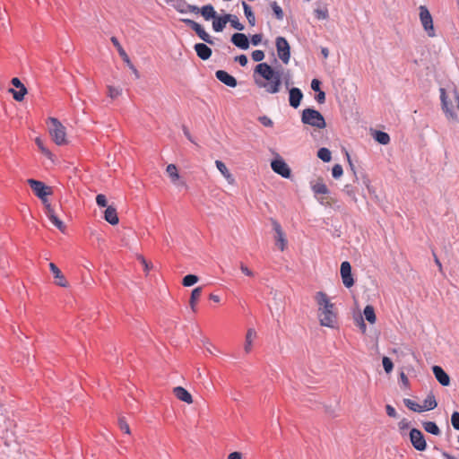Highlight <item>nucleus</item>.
Instances as JSON below:
<instances>
[{"label":"nucleus","mask_w":459,"mask_h":459,"mask_svg":"<svg viewBox=\"0 0 459 459\" xmlns=\"http://www.w3.org/2000/svg\"><path fill=\"white\" fill-rule=\"evenodd\" d=\"M314 13L318 20H326L329 17L328 9L325 6L315 9Z\"/></svg>","instance_id":"58836bf2"},{"label":"nucleus","mask_w":459,"mask_h":459,"mask_svg":"<svg viewBox=\"0 0 459 459\" xmlns=\"http://www.w3.org/2000/svg\"><path fill=\"white\" fill-rule=\"evenodd\" d=\"M235 61L238 62L241 66H246L247 64V57L245 55H239L235 57Z\"/></svg>","instance_id":"6e6d98bb"},{"label":"nucleus","mask_w":459,"mask_h":459,"mask_svg":"<svg viewBox=\"0 0 459 459\" xmlns=\"http://www.w3.org/2000/svg\"><path fill=\"white\" fill-rule=\"evenodd\" d=\"M410 440L412 446L418 451H424L427 448V443L424 436L418 429H411L410 431Z\"/></svg>","instance_id":"9b49d317"},{"label":"nucleus","mask_w":459,"mask_h":459,"mask_svg":"<svg viewBox=\"0 0 459 459\" xmlns=\"http://www.w3.org/2000/svg\"><path fill=\"white\" fill-rule=\"evenodd\" d=\"M276 48L279 58L284 64H288L290 58V48L287 39L283 37L276 39Z\"/></svg>","instance_id":"6e6552de"},{"label":"nucleus","mask_w":459,"mask_h":459,"mask_svg":"<svg viewBox=\"0 0 459 459\" xmlns=\"http://www.w3.org/2000/svg\"><path fill=\"white\" fill-rule=\"evenodd\" d=\"M317 306V316L322 326L334 328L337 324L338 312L335 304L325 291H317L314 296Z\"/></svg>","instance_id":"f257e3e1"},{"label":"nucleus","mask_w":459,"mask_h":459,"mask_svg":"<svg viewBox=\"0 0 459 459\" xmlns=\"http://www.w3.org/2000/svg\"><path fill=\"white\" fill-rule=\"evenodd\" d=\"M271 168L275 173L284 178H289L290 177L291 171L290 167L279 155H277L276 158L272 160Z\"/></svg>","instance_id":"1a4fd4ad"},{"label":"nucleus","mask_w":459,"mask_h":459,"mask_svg":"<svg viewBox=\"0 0 459 459\" xmlns=\"http://www.w3.org/2000/svg\"><path fill=\"white\" fill-rule=\"evenodd\" d=\"M231 42L241 49H247L249 48V41L247 37L243 33H234L231 37Z\"/></svg>","instance_id":"aec40b11"},{"label":"nucleus","mask_w":459,"mask_h":459,"mask_svg":"<svg viewBox=\"0 0 459 459\" xmlns=\"http://www.w3.org/2000/svg\"><path fill=\"white\" fill-rule=\"evenodd\" d=\"M202 290H203L202 287H196L191 292L189 304H190L191 309L194 313L196 312V304L202 295Z\"/></svg>","instance_id":"a878e982"},{"label":"nucleus","mask_w":459,"mask_h":459,"mask_svg":"<svg viewBox=\"0 0 459 459\" xmlns=\"http://www.w3.org/2000/svg\"><path fill=\"white\" fill-rule=\"evenodd\" d=\"M317 156L325 162L330 161L332 157L331 152L327 148H321L317 152Z\"/></svg>","instance_id":"79ce46f5"},{"label":"nucleus","mask_w":459,"mask_h":459,"mask_svg":"<svg viewBox=\"0 0 459 459\" xmlns=\"http://www.w3.org/2000/svg\"><path fill=\"white\" fill-rule=\"evenodd\" d=\"M215 164H216V167L217 169H219V171L227 178H231V174L230 173L229 169H227L226 165L221 161V160H216L215 161Z\"/></svg>","instance_id":"a19ab883"},{"label":"nucleus","mask_w":459,"mask_h":459,"mask_svg":"<svg viewBox=\"0 0 459 459\" xmlns=\"http://www.w3.org/2000/svg\"><path fill=\"white\" fill-rule=\"evenodd\" d=\"M96 203L100 207H107L108 206V201L105 195L99 194L96 196Z\"/></svg>","instance_id":"603ef678"},{"label":"nucleus","mask_w":459,"mask_h":459,"mask_svg":"<svg viewBox=\"0 0 459 459\" xmlns=\"http://www.w3.org/2000/svg\"><path fill=\"white\" fill-rule=\"evenodd\" d=\"M257 338V333L254 328H248L245 336L244 351L247 354L253 349V342Z\"/></svg>","instance_id":"f3484780"},{"label":"nucleus","mask_w":459,"mask_h":459,"mask_svg":"<svg viewBox=\"0 0 459 459\" xmlns=\"http://www.w3.org/2000/svg\"><path fill=\"white\" fill-rule=\"evenodd\" d=\"M166 172L170 178L172 183H176L179 179V174L178 172V169L174 164H169L167 166Z\"/></svg>","instance_id":"72a5a7b5"},{"label":"nucleus","mask_w":459,"mask_h":459,"mask_svg":"<svg viewBox=\"0 0 459 459\" xmlns=\"http://www.w3.org/2000/svg\"><path fill=\"white\" fill-rule=\"evenodd\" d=\"M451 423L455 429L459 430V412L454 411L451 416Z\"/></svg>","instance_id":"8fccbe9b"},{"label":"nucleus","mask_w":459,"mask_h":459,"mask_svg":"<svg viewBox=\"0 0 459 459\" xmlns=\"http://www.w3.org/2000/svg\"><path fill=\"white\" fill-rule=\"evenodd\" d=\"M437 406V403L436 401V397L432 393H430L429 394H428V396L423 401V404H422L423 411L433 410Z\"/></svg>","instance_id":"cd10ccee"},{"label":"nucleus","mask_w":459,"mask_h":459,"mask_svg":"<svg viewBox=\"0 0 459 459\" xmlns=\"http://www.w3.org/2000/svg\"><path fill=\"white\" fill-rule=\"evenodd\" d=\"M370 134L373 137V139L378 143H388L390 141L388 134L382 131L370 129Z\"/></svg>","instance_id":"393cba45"},{"label":"nucleus","mask_w":459,"mask_h":459,"mask_svg":"<svg viewBox=\"0 0 459 459\" xmlns=\"http://www.w3.org/2000/svg\"><path fill=\"white\" fill-rule=\"evenodd\" d=\"M198 281V277L194 274H187L183 278L182 284L186 287H190Z\"/></svg>","instance_id":"ea45409f"},{"label":"nucleus","mask_w":459,"mask_h":459,"mask_svg":"<svg viewBox=\"0 0 459 459\" xmlns=\"http://www.w3.org/2000/svg\"><path fill=\"white\" fill-rule=\"evenodd\" d=\"M303 98V93L299 88H291L290 90V105L297 108L300 105V101Z\"/></svg>","instance_id":"4be33fe9"},{"label":"nucleus","mask_w":459,"mask_h":459,"mask_svg":"<svg viewBox=\"0 0 459 459\" xmlns=\"http://www.w3.org/2000/svg\"><path fill=\"white\" fill-rule=\"evenodd\" d=\"M40 152L45 155L51 162H55V155L47 145H39Z\"/></svg>","instance_id":"c03bdc74"},{"label":"nucleus","mask_w":459,"mask_h":459,"mask_svg":"<svg viewBox=\"0 0 459 459\" xmlns=\"http://www.w3.org/2000/svg\"><path fill=\"white\" fill-rule=\"evenodd\" d=\"M212 29L216 32H221L225 28L226 24L230 21V14H225L223 16H217L212 19Z\"/></svg>","instance_id":"412c9836"},{"label":"nucleus","mask_w":459,"mask_h":459,"mask_svg":"<svg viewBox=\"0 0 459 459\" xmlns=\"http://www.w3.org/2000/svg\"><path fill=\"white\" fill-rule=\"evenodd\" d=\"M318 93L316 96V100L318 103L322 104L325 100V93L322 91H317Z\"/></svg>","instance_id":"e2e57ef3"},{"label":"nucleus","mask_w":459,"mask_h":459,"mask_svg":"<svg viewBox=\"0 0 459 459\" xmlns=\"http://www.w3.org/2000/svg\"><path fill=\"white\" fill-rule=\"evenodd\" d=\"M182 22L188 25L193 30H195V32L202 40L211 45L213 44L212 37L205 31L201 24L191 19H183Z\"/></svg>","instance_id":"9d476101"},{"label":"nucleus","mask_w":459,"mask_h":459,"mask_svg":"<svg viewBox=\"0 0 459 459\" xmlns=\"http://www.w3.org/2000/svg\"><path fill=\"white\" fill-rule=\"evenodd\" d=\"M126 65L132 70L135 78L136 79L140 78V74H139L138 70L135 68V66L132 64V62L130 61V63H126Z\"/></svg>","instance_id":"338daca9"},{"label":"nucleus","mask_w":459,"mask_h":459,"mask_svg":"<svg viewBox=\"0 0 459 459\" xmlns=\"http://www.w3.org/2000/svg\"><path fill=\"white\" fill-rule=\"evenodd\" d=\"M385 411H386V413L389 417L391 418H396L397 417V413H396V411L395 409L390 405V404H387L385 406Z\"/></svg>","instance_id":"4d7b16f0"},{"label":"nucleus","mask_w":459,"mask_h":459,"mask_svg":"<svg viewBox=\"0 0 459 459\" xmlns=\"http://www.w3.org/2000/svg\"><path fill=\"white\" fill-rule=\"evenodd\" d=\"M167 4L174 7L178 13H185L186 0H164Z\"/></svg>","instance_id":"473e14b6"},{"label":"nucleus","mask_w":459,"mask_h":459,"mask_svg":"<svg viewBox=\"0 0 459 459\" xmlns=\"http://www.w3.org/2000/svg\"><path fill=\"white\" fill-rule=\"evenodd\" d=\"M340 273L343 285L348 289L351 288L355 281L351 273V265L348 261L341 264Z\"/></svg>","instance_id":"f8f14e48"},{"label":"nucleus","mask_w":459,"mask_h":459,"mask_svg":"<svg viewBox=\"0 0 459 459\" xmlns=\"http://www.w3.org/2000/svg\"><path fill=\"white\" fill-rule=\"evenodd\" d=\"M174 395L180 401L191 404L193 403V397L191 394L182 386H177L173 389Z\"/></svg>","instance_id":"6ab92c4d"},{"label":"nucleus","mask_w":459,"mask_h":459,"mask_svg":"<svg viewBox=\"0 0 459 459\" xmlns=\"http://www.w3.org/2000/svg\"><path fill=\"white\" fill-rule=\"evenodd\" d=\"M363 314L368 322H369L370 324L376 323L377 316L375 314L374 307L371 305H368L365 307Z\"/></svg>","instance_id":"2f4dec72"},{"label":"nucleus","mask_w":459,"mask_h":459,"mask_svg":"<svg viewBox=\"0 0 459 459\" xmlns=\"http://www.w3.org/2000/svg\"><path fill=\"white\" fill-rule=\"evenodd\" d=\"M384 369L386 373L392 372L394 368V364L392 360L388 357H384L382 359Z\"/></svg>","instance_id":"49530a36"},{"label":"nucleus","mask_w":459,"mask_h":459,"mask_svg":"<svg viewBox=\"0 0 459 459\" xmlns=\"http://www.w3.org/2000/svg\"><path fill=\"white\" fill-rule=\"evenodd\" d=\"M440 100L442 103V109L446 114V118L452 122L459 121V93L455 91L451 99L446 95L444 88L440 89Z\"/></svg>","instance_id":"7ed1b4c3"},{"label":"nucleus","mask_w":459,"mask_h":459,"mask_svg":"<svg viewBox=\"0 0 459 459\" xmlns=\"http://www.w3.org/2000/svg\"><path fill=\"white\" fill-rule=\"evenodd\" d=\"M403 403L405 404V406L408 409H410V410H411L413 411H416V412H422L423 411L422 405L417 403L416 402H414L411 399L405 398L403 400Z\"/></svg>","instance_id":"f704fd0d"},{"label":"nucleus","mask_w":459,"mask_h":459,"mask_svg":"<svg viewBox=\"0 0 459 459\" xmlns=\"http://www.w3.org/2000/svg\"><path fill=\"white\" fill-rule=\"evenodd\" d=\"M271 7L273 9V12L276 17L277 20H282L283 19V11L281 9V7L276 3V2H273L271 4Z\"/></svg>","instance_id":"37998d69"},{"label":"nucleus","mask_w":459,"mask_h":459,"mask_svg":"<svg viewBox=\"0 0 459 459\" xmlns=\"http://www.w3.org/2000/svg\"><path fill=\"white\" fill-rule=\"evenodd\" d=\"M201 14L205 21H209L211 19L216 18L217 13H216L214 7L209 4L204 5L201 8Z\"/></svg>","instance_id":"bb28decb"},{"label":"nucleus","mask_w":459,"mask_h":459,"mask_svg":"<svg viewBox=\"0 0 459 459\" xmlns=\"http://www.w3.org/2000/svg\"><path fill=\"white\" fill-rule=\"evenodd\" d=\"M264 58V53L263 50H255L252 52V59L255 62H261Z\"/></svg>","instance_id":"5fc2aeb1"},{"label":"nucleus","mask_w":459,"mask_h":459,"mask_svg":"<svg viewBox=\"0 0 459 459\" xmlns=\"http://www.w3.org/2000/svg\"><path fill=\"white\" fill-rule=\"evenodd\" d=\"M312 190L314 191L315 194H321V195H326L329 192L328 187L322 181H318L315 185H313Z\"/></svg>","instance_id":"c9c22d12"},{"label":"nucleus","mask_w":459,"mask_h":459,"mask_svg":"<svg viewBox=\"0 0 459 459\" xmlns=\"http://www.w3.org/2000/svg\"><path fill=\"white\" fill-rule=\"evenodd\" d=\"M48 131L55 143H63L65 142V127L56 117L48 119Z\"/></svg>","instance_id":"20e7f679"},{"label":"nucleus","mask_w":459,"mask_h":459,"mask_svg":"<svg viewBox=\"0 0 459 459\" xmlns=\"http://www.w3.org/2000/svg\"><path fill=\"white\" fill-rule=\"evenodd\" d=\"M104 219L111 225L118 224L119 219L117 209L112 205L107 206V209L104 212Z\"/></svg>","instance_id":"5701e85b"},{"label":"nucleus","mask_w":459,"mask_h":459,"mask_svg":"<svg viewBox=\"0 0 459 459\" xmlns=\"http://www.w3.org/2000/svg\"><path fill=\"white\" fill-rule=\"evenodd\" d=\"M193 13L195 14L201 13V8H199L196 5L189 4L186 3L185 6V13Z\"/></svg>","instance_id":"864d4df0"},{"label":"nucleus","mask_w":459,"mask_h":459,"mask_svg":"<svg viewBox=\"0 0 459 459\" xmlns=\"http://www.w3.org/2000/svg\"><path fill=\"white\" fill-rule=\"evenodd\" d=\"M110 40L113 43V45L115 46V48H117L119 56L122 57L123 61L125 63H130V58H129L128 55L126 54V52L125 51V49L123 48V47L121 46V44L119 43L118 39L116 37H112L110 39Z\"/></svg>","instance_id":"c85d7f7f"},{"label":"nucleus","mask_w":459,"mask_h":459,"mask_svg":"<svg viewBox=\"0 0 459 459\" xmlns=\"http://www.w3.org/2000/svg\"><path fill=\"white\" fill-rule=\"evenodd\" d=\"M229 22H230V25L238 30L241 31L245 28L244 25L241 22H239L236 15L230 14V21H229Z\"/></svg>","instance_id":"a18cd8bd"},{"label":"nucleus","mask_w":459,"mask_h":459,"mask_svg":"<svg viewBox=\"0 0 459 459\" xmlns=\"http://www.w3.org/2000/svg\"><path fill=\"white\" fill-rule=\"evenodd\" d=\"M255 74H259L263 81L255 80L259 88L264 89L267 93L275 94L281 89V74L273 69L267 63H260L255 68Z\"/></svg>","instance_id":"f03ea898"},{"label":"nucleus","mask_w":459,"mask_h":459,"mask_svg":"<svg viewBox=\"0 0 459 459\" xmlns=\"http://www.w3.org/2000/svg\"><path fill=\"white\" fill-rule=\"evenodd\" d=\"M273 227L276 233V245L278 246L281 251H283L287 247V239L285 238V234L278 221H273Z\"/></svg>","instance_id":"ddd939ff"},{"label":"nucleus","mask_w":459,"mask_h":459,"mask_svg":"<svg viewBox=\"0 0 459 459\" xmlns=\"http://www.w3.org/2000/svg\"><path fill=\"white\" fill-rule=\"evenodd\" d=\"M49 269L54 275L55 283L57 286H60L63 288L68 287V281H67L65 276L63 274L61 270L54 263L49 264Z\"/></svg>","instance_id":"4468645a"},{"label":"nucleus","mask_w":459,"mask_h":459,"mask_svg":"<svg viewBox=\"0 0 459 459\" xmlns=\"http://www.w3.org/2000/svg\"><path fill=\"white\" fill-rule=\"evenodd\" d=\"M422 426L425 431L432 435L438 436L440 434V429L434 421L423 422Z\"/></svg>","instance_id":"c756f323"},{"label":"nucleus","mask_w":459,"mask_h":459,"mask_svg":"<svg viewBox=\"0 0 459 459\" xmlns=\"http://www.w3.org/2000/svg\"><path fill=\"white\" fill-rule=\"evenodd\" d=\"M215 76L216 78L221 82L222 83H224L225 85L229 86V87H231V88H234L237 86L238 84V82L236 80L235 77H233L232 75H230L229 73H227L226 71H223V70H218L216 73H215Z\"/></svg>","instance_id":"dca6fc26"},{"label":"nucleus","mask_w":459,"mask_h":459,"mask_svg":"<svg viewBox=\"0 0 459 459\" xmlns=\"http://www.w3.org/2000/svg\"><path fill=\"white\" fill-rule=\"evenodd\" d=\"M45 210H46V214L48 216V218L49 219V221L59 230H61L62 232L65 231V226L64 224V222L56 216L53 207L51 206V204H47L45 206Z\"/></svg>","instance_id":"2eb2a0df"},{"label":"nucleus","mask_w":459,"mask_h":459,"mask_svg":"<svg viewBox=\"0 0 459 459\" xmlns=\"http://www.w3.org/2000/svg\"><path fill=\"white\" fill-rule=\"evenodd\" d=\"M301 120L304 124L317 127H325V121L321 113L313 108H306L302 112Z\"/></svg>","instance_id":"39448f33"},{"label":"nucleus","mask_w":459,"mask_h":459,"mask_svg":"<svg viewBox=\"0 0 459 459\" xmlns=\"http://www.w3.org/2000/svg\"><path fill=\"white\" fill-rule=\"evenodd\" d=\"M240 270H241V272H242L244 274H246V275H247V276H253V275H254V274H253V272H252V271H251L247 266H246V265H245V264H240Z\"/></svg>","instance_id":"0e129e2a"},{"label":"nucleus","mask_w":459,"mask_h":459,"mask_svg":"<svg viewBox=\"0 0 459 459\" xmlns=\"http://www.w3.org/2000/svg\"><path fill=\"white\" fill-rule=\"evenodd\" d=\"M262 41V35L261 34H255L251 37V43L254 45V46H257L261 43Z\"/></svg>","instance_id":"13d9d810"},{"label":"nucleus","mask_w":459,"mask_h":459,"mask_svg":"<svg viewBox=\"0 0 459 459\" xmlns=\"http://www.w3.org/2000/svg\"><path fill=\"white\" fill-rule=\"evenodd\" d=\"M196 55L202 59V60H207L212 56V49L204 43H197L194 47Z\"/></svg>","instance_id":"b1692460"},{"label":"nucleus","mask_w":459,"mask_h":459,"mask_svg":"<svg viewBox=\"0 0 459 459\" xmlns=\"http://www.w3.org/2000/svg\"><path fill=\"white\" fill-rule=\"evenodd\" d=\"M343 169L342 167L340 164H336L333 166L332 169V175L334 178H339L342 176Z\"/></svg>","instance_id":"de8ad7c7"},{"label":"nucleus","mask_w":459,"mask_h":459,"mask_svg":"<svg viewBox=\"0 0 459 459\" xmlns=\"http://www.w3.org/2000/svg\"><path fill=\"white\" fill-rule=\"evenodd\" d=\"M320 84H321V82H320L319 80L313 79L312 82H311V88H312V90L315 91H321L320 90Z\"/></svg>","instance_id":"052dcab7"},{"label":"nucleus","mask_w":459,"mask_h":459,"mask_svg":"<svg viewBox=\"0 0 459 459\" xmlns=\"http://www.w3.org/2000/svg\"><path fill=\"white\" fill-rule=\"evenodd\" d=\"M9 91L13 94V98L16 101H22L24 99V96L27 94L26 87H22L19 91H15L13 89H10Z\"/></svg>","instance_id":"e433bc0d"},{"label":"nucleus","mask_w":459,"mask_h":459,"mask_svg":"<svg viewBox=\"0 0 459 459\" xmlns=\"http://www.w3.org/2000/svg\"><path fill=\"white\" fill-rule=\"evenodd\" d=\"M433 374L437 380L444 386H447L450 384L449 376L444 371V369L439 366H434L432 368Z\"/></svg>","instance_id":"a211bd4d"},{"label":"nucleus","mask_w":459,"mask_h":459,"mask_svg":"<svg viewBox=\"0 0 459 459\" xmlns=\"http://www.w3.org/2000/svg\"><path fill=\"white\" fill-rule=\"evenodd\" d=\"M258 120L264 126L272 127L273 126V120L267 116L259 117Z\"/></svg>","instance_id":"3c124183"},{"label":"nucleus","mask_w":459,"mask_h":459,"mask_svg":"<svg viewBox=\"0 0 459 459\" xmlns=\"http://www.w3.org/2000/svg\"><path fill=\"white\" fill-rule=\"evenodd\" d=\"M118 426H119V429L125 432L126 434H130V428H129V425L127 424V422L126 421V420L124 418H119L118 420Z\"/></svg>","instance_id":"09e8293b"},{"label":"nucleus","mask_w":459,"mask_h":459,"mask_svg":"<svg viewBox=\"0 0 459 459\" xmlns=\"http://www.w3.org/2000/svg\"><path fill=\"white\" fill-rule=\"evenodd\" d=\"M28 184L35 193V195L41 199L44 206L47 204H50L47 199L48 195L53 194L52 188L50 186H46L43 182L36 180V179H28Z\"/></svg>","instance_id":"423d86ee"},{"label":"nucleus","mask_w":459,"mask_h":459,"mask_svg":"<svg viewBox=\"0 0 459 459\" xmlns=\"http://www.w3.org/2000/svg\"><path fill=\"white\" fill-rule=\"evenodd\" d=\"M12 84L18 89H21L22 87H25L24 84L21 82L19 78H13L12 79Z\"/></svg>","instance_id":"69168bd1"},{"label":"nucleus","mask_w":459,"mask_h":459,"mask_svg":"<svg viewBox=\"0 0 459 459\" xmlns=\"http://www.w3.org/2000/svg\"><path fill=\"white\" fill-rule=\"evenodd\" d=\"M228 459H242V455L239 452H232L228 455Z\"/></svg>","instance_id":"774afa93"},{"label":"nucleus","mask_w":459,"mask_h":459,"mask_svg":"<svg viewBox=\"0 0 459 459\" xmlns=\"http://www.w3.org/2000/svg\"><path fill=\"white\" fill-rule=\"evenodd\" d=\"M107 88H108V96L112 100L117 99V97H119L122 94V88H120V87L108 85Z\"/></svg>","instance_id":"4c0bfd02"},{"label":"nucleus","mask_w":459,"mask_h":459,"mask_svg":"<svg viewBox=\"0 0 459 459\" xmlns=\"http://www.w3.org/2000/svg\"><path fill=\"white\" fill-rule=\"evenodd\" d=\"M419 11L420 21L424 30L426 31L429 37H435L436 33L433 25V19L429 9L425 5H420L419 7Z\"/></svg>","instance_id":"0eeeda50"},{"label":"nucleus","mask_w":459,"mask_h":459,"mask_svg":"<svg viewBox=\"0 0 459 459\" xmlns=\"http://www.w3.org/2000/svg\"><path fill=\"white\" fill-rule=\"evenodd\" d=\"M398 426H399V429L400 430H404V429H407L410 426V422L408 421V420L406 419H403L399 423H398Z\"/></svg>","instance_id":"680f3d73"},{"label":"nucleus","mask_w":459,"mask_h":459,"mask_svg":"<svg viewBox=\"0 0 459 459\" xmlns=\"http://www.w3.org/2000/svg\"><path fill=\"white\" fill-rule=\"evenodd\" d=\"M139 260L141 261V264L143 265L144 271L148 273L152 268V264L148 263L143 256H140Z\"/></svg>","instance_id":"bf43d9fd"},{"label":"nucleus","mask_w":459,"mask_h":459,"mask_svg":"<svg viewBox=\"0 0 459 459\" xmlns=\"http://www.w3.org/2000/svg\"><path fill=\"white\" fill-rule=\"evenodd\" d=\"M242 6H243V9H244V13L248 21V23L251 25V26H255V14L251 9V7L246 3V2H242Z\"/></svg>","instance_id":"7c9ffc66"}]
</instances>
